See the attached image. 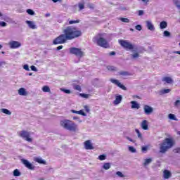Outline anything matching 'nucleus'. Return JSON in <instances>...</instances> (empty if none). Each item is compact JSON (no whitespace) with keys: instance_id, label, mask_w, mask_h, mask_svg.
Instances as JSON below:
<instances>
[{"instance_id":"774afa93","label":"nucleus","mask_w":180,"mask_h":180,"mask_svg":"<svg viewBox=\"0 0 180 180\" xmlns=\"http://www.w3.org/2000/svg\"><path fill=\"white\" fill-rule=\"evenodd\" d=\"M176 54H179L180 55V51H175L174 52Z\"/></svg>"},{"instance_id":"2f4dec72","label":"nucleus","mask_w":180,"mask_h":180,"mask_svg":"<svg viewBox=\"0 0 180 180\" xmlns=\"http://www.w3.org/2000/svg\"><path fill=\"white\" fill-rule=\"evenodd\" d=\"M136 133L137 134L138 138L140 139V140H143V135L140 132L139 129H135Z\"/></svg>"},{"instance_id":"473e14b6","label":"nucleus","mask_w":180,"mask_h":180,"mask_svg":"<svg viewBox=\"0 0 180 180\" xmlns=\"http://www.w3.org/2000/svg\"><path fill=\"white\" fill-rule=\"evenodd\" d=\"M43 92H51L50 87L49 86H44L42 87Z\"/></svg>"},{"instance_id":"6e6552de","label":"nucleus","mask_w":180,"mask_h":180,"mask_svg":"<svg viewBox=\"0 0 180 180\" xmlns=\"http://www.w3.org/2000/svg\"><path fill=\"white\" fill-rule=\"evenodd\" d=\"M21 162L23 164V165H25L26 168L31 169V171H33V169L35 168V166L26 159H21Z\"/></svg>"},{"instance_id":"72a5a7b5","label":"nucleus","mask_w":180,"mask_h":180,"mask_svg":"<svg viewBox=\"0 0 180 180\" xmlns=\"http://www.w3.org/2000/svg\"><path fill=\"white\" fill-rule=\"evenodd\" d=\"M26 12L28 13V15H31V16H34V15H36V13H34V11L32 9H27Z\"/></svg>"},{"instance_id":"412c9836","label":"nucleus","mask_w":180,"mask_h":180,"mask_svg":"<svg viewBox=\"0 0 180 180\" xmlns=\"http://www.w3.org/2000/svg\"><path fill=\"white\" fill-rule=\"evenodd\" d=\"M34 161L36 162H38V164H44V165H46V164H47L46 160H43V158H35Z\"/></svg>"},{"instance_id":"cd10ccee","label":"nucleus","mask_w":180,"mask_h":180,"mask_svg":"<svg viewBox=\"0 0 180 180\" xmlns=\"http://www.w3.org/2000/svg\"><path fill=\"white\" fill-rule=\"evenodd\" d=\"M153 162V159L148 158V159H145L143 165L144 167H147V165H149V164H151Z\"/></svg>"},{"instance_id":"79ce46f5","label":"nucleus","mask_w":180,"mask_h":180,"mask_svg":"<svg viewBox=\"0 0 180 180\" xmlns=\"http://www.w3.org/2000/svg\"><path fill=\"white\" fill-rule=\"evenodd\" d=\"M74 89H75L76 91H79V92H81L82 89H81V86L76 84L74 86Z\"/></svg>"},{"instance_id":"a211bd4d","label":"nucleus","mask_w":180,"mask_h":180,"mask_svg":"<svg viewBox=\"0 0 180 180\" xmlns=\"http://www.w3.org/2000/svg\"><path fill=\"white\" fill-rule=\"evenodd\" d=\"M162 82H166V84H172L174 82V80L172 78L169 77H165L162 79Z\"/></svg>"},{"instance_id":"39448f33","label":"nucleus","mask_w":180,"mask_h":180,"mask_svg":"<svg viewBox=\"0 0 180 180\" xmlns=\"http://www.w3.org/2000/svg\"><path fill=\"white\" fill-rule=\"evenodd\" d=\"M120 46L125 49V50H132L133 53L134 51H137V47L136 46L133 45L131 43H130L129 41L120 39L118 41Z\"/></svg>"},{"instance_id":"c756f323","label":"nucleus","mask_w":180,"mask_h":180,"mask_svg":"<svg viewBox=\"0 0 180 180\" xmlns=\"http://www.w3.org/2000/svg\"><path fill=\"white\" fill-rule=\"evenodd\" d=\"M79 11H82V9L85 8V3L82 1L78 4Z\"/></svg>"},{"instance_id":"0e129e2a","label":"nucleus","mask_w":180,"mask_h":180,"mask_svg":"<svg viewBox=\"0 0 180 180\" xmlns=\"http://www.w3.org/2000/svg\"><path fill=\"white\" fill-rule=\"evenodd\" d=\"M143 4H147L148 2V0H141Z\"/></svg>"},{"instance_id":"1a4fd4ad","label":"nucleus","mask_w":180,"mask_h":180,"mask_svg":"<svg viewBox=\"0 0 180 180\" xmlns=\"http://www.w3.org/2000/svg\"><path fill=\"white\" fill-rule=\"evenodd\" d=\"M110 82H112V84H115V85H117V86H118L121 89H123V91H127V88L124 86V85L122 84V83H120L119 80L115 79H110Z\"/></svg>"},{"instance_id":"c9c22d12","label":"nucleus","mask_w":180,"mask_h":180,"mask_svg":"<svg viewBox=\"0 0 180 180\" xmlns=\"http://www.w3.org/2000/svg\"><path fill=\"white\" fill-rule=\"evenodd\" d=\"M168 117L171 120H176V121L178 120V119H176V117H175V115L174 114H169Z\"/></svg>"},{"instance_id":"37998d69","label":"nucleus","mask_w":180,"mask_h":180,"mask_svg":"<svg viewBox=\"0 0 180 180\" xmlns=\"http://www.w3.org/2000/svg\"><path fill=\"white\" fill-rule=\"evenodd\" d=\"M116 175H117V176H119L120 178H124V174L121 172H117Z\"/></svg>"},{"instance_id":"c85d7f7f","label":"nucleus","mask_w":180,"mask_h":180,"mask_svg":"<svg viewBox=\"0 0 180 180\" xmlns=\"http://www.w3.org/2000/svg\"><path fill=\"white\" fill-rule=\"evenodd\" d=\"M13 176H20V175H22V173H20V172L19 171V169H15L13 172Z\"/></svg>"},{"instance_id":"5701e85b","label":"nucleus","mask_w":180,"mask_h":180,"mask_svg":"<svg viewBox=\"0 0 180 180\" xmlns=\"http://www.w3.org/2000/svg\"><path fill=\"white\" fill-rule=\"evenodd\" d=\"M72 113H76L77 115H81L82 116H86V114L84 112V110H80L79 111H77L75 110H71Z\"/></svg>"},{"instance_id":"f03ea898","label":"nucleus","mask_w":180,"mask_h":180,"mask_svg":"<svg viewBox=\"0 0 180 180\" xmlns=\"http://www.w3.org/2000/svg\"><path fill=\"white\" fill-rule=\"evenodd\" d=\"M175 146V141L172 138H166L160 145V153L165 154L166 151Z\"/></svg>"},{"instance_id":"bb28decb","label":"nucleus","mask_w":180,"mask_h":180,"mask_svg":"<svg viewBox=\"0 0 180 180\" xmlns=\"http://www.w3.org/2000/svg\"><path fill=\"white\" fill-rule=\"evenodd\" d=\"M168 23L166 21H162L160 24V29H167Z\"/></svg>"},{"instance_id":"e433bc0d","label":"nucleus","mask_w":180,"mask_h":180,"mask_svg":"<svg viewBox=\"0 0 180 180\" xmlns=\"http://www.w3.org/2000/svg\"><path fill=\"white\" fill-rule=\"evenodd\" d=\"M120 20H121V22H123L124 23H129L130 22V20H129V18H120Z\"/></svg>"},{"instance_id":"3c124183","label":"nucleus","mask_w":180,"mask_h":180,"mask_svg":"<svg viewBox=\"0 0 180 180\" xmlns=\"http://www.w3.org/2000/svg\"><path fill=\"white\" fill-rule=\"evenodd\" d=\"M135 29L140 32V31H141V29H143V27H141V25H136Z\"/></svg>"},{"instance_id":"393cba45","label":"nucleus","mask_w":180,"mask_h":180,"mask_svg":"<svg viewBox=\"0 0 180 180\" xmlns=\"http://www.w3.org/2000/svg\"><path fill=\"white\" fill-rule=\"evenodd\" d=\"M119 75H122V77H127L131 75V74L127 71H121L118 72Z\"/></svg>"},{"instance_id":"69168bd1","label":"nucleus","mask_w":180,"mask_h":180,"mask_svg":"<svg viewBox=\"0 0 180 180\" xmlns=\"http://www.w3.org/2000/svg\"><path fill=\"white\" fill-rule=\"evenodd\" d=\"M51 15V14L50 13H46V14H45V17L46 18H49V16Z\"/></svg>"},{"instance_id":"4be33fe9","label":"nucleus","mask_w":180,"mask_h":180,"mask_svg":"<svg viewBox=\"0 0 180 180\" xmlns=\"http://www.w3.org/2000/svg\"><path fill=\"white\" fill-rule=\"evenodd\" d=\"M169 92H171V89H162L160 91H158L159 95H165V94H169Z\"/></svg>"},{"instance_id":"5fc2aeb1","label":"nucleus","mask_w":180,"mask_h":180,"mask_svg":"<svg viewBox=\"0 0 180 180\" xmlns=\"http://www.w3.org/2000/svg\"><path fill=\"white\" fill-rule=\"evenodd\" d=\"M174 106H176V107L180 106V100H176L175 101Z\"/></svg>"},{"instance_id":"58836bf2","label":"nucleus","mask_w":180,"mask_h":180,"mask_svg":"<svg viewBox=\"0 0 180 180\" xmlns=\"http://www.w3.org/2000/svg\"><path fill=\"white\" fill-rule=\"evenodd\" d=\"M131 58L136 59V58H139V57H140V54H139V53L136 52L133 54L131 55Z\"/></svg>"},{"instance_id":"f704fd0d","label":"nucleus","mask_w":180,"mask_h":180,"mask_svg":"<svg viewBox=\"0 0 180 180\" xmlns=\"http://www.w3.org/2000/svg\"><path fill=\"white\" fill-rule=\"evenodd\" d=\"M98 159L100 160V161H105V160H106V155H101L98 156Z\"/></svg>"},{"instance_id":"a19ab883","label":"nucleus","mask_w":180,"mask_h":180,"mask_svg":"<svg viewBox=\"0 0 180 180\" xmlns=\"http://www.w3.org/2000/svg\"><path fill=\"white\" fill-rule=\"evenodd\" d=\"M163 36H165V37H169V36H171V32L169 31H164Z\"/></svg>"},{"instance_id":"423d86ee","label":"nucleus","mask_w":180,"mask_h":180,"mask_svg":"<svg viewBox=\"0 0 180 180\" xmlns=\"http://www.w3.org/2000/svg\"><path fill=\"white\" fill-rule=\"evenodd\" d=\"M18 136L25 140V141H28V143H32L33 141V139L30 137V132L22 130L18 132Z\"/></svg>"},{"instance_id":"ddd939ff","label":"nucleus","mask_w":180,"mask_h":180,"mask_svg":"<svg viewBox=\"0 0 180 180\" xmlns=\"http://www.w3.org/2000/svg\"><path fill=\"white\" fill-rule=\"evenodd\" d=\"M123 100V96L122 95H117L115 96V100L113 101V105H117L122 103Z\"/></svg>"},{"instance_id":"f3484780","label":"nucleus","mask_w":180,"mask_h":180,"mask_svg":"<svg viewBox=\"0 0 180 180\" xmlns=\"http://www.w3.org/2000/svg\"><path fill=\"white\" fill-rule=\"evenodd\" d=\"M141 127L143 129V130H148V121L146 120L142 121Z\"/></svg>"},{"instance_id":"b1692460","label":"nucleus","mask_w":180,"mask_h":180,"mask_svg":"<svg viewBox=\"0 0 180 180\" xmlns=\"http://www.w3.org/2000/svg\"><path fill=\"white\" fill-rule=\"evenodd\" d=\"M0 112L4 113V115H8V116H11V115H12V112H11L9 110L6 108L0 109Z\"/></svg>"},{"instance_id":"603ef678","label":"nucleus","mask_w":180,"mask_h":180,"mask_svg":"<svg viewBox=\"0 0 180 180\" xmlns=\"http://www.w3.org/2000/svg\"><path fill=\"white\" fill-rule=\"evenodd\" d=\"M30 68H31L32 71H34L35 72H37V71H38L37 68H36V66H34V65H32L30 67Z\"/></svg>"},{"instance_id":"bf43d9fd","label":"nucleus","mask_w":180,"mask_h":180,"mask_svg":"<svg viewBox=\"0 0 180 180\" xmlns=\"http://www.w3.org/2000/svg\"><path fill=\"white\" fill-rule=\"evenodd\" d=\"M6 64V62L5 61H0V67H2V65H5Z\"/></svg>"},{"instance_id":"864d4df0","label":"nucleus","mask_w":180,"mask_h":180,"mask_svg":"<svg viewBox=\"0 0 180 180\" xmlns=\"http://www.w3.org/2000/svg\"><path fill=\"white\" fill-rule=\"evenodd\" d=\"M138 15H139V16H143V15H144V11H143V10H139V11H138Z\"/></svg>"},{"instance_id":"6ab92c4d","label":"nucleus","mask_w":180,"mask_h":180,"mask_svg":"<svg viewBox=\"0 0 180 180\" xmlns=\"http://www.w3.org/2000/svg\"><path fill=\"white\" fill-rule=\"evenodd\" d=\"M18 95H20L21 96H26L27 95V91H26L25 88H20L18 90Z\"/></svg>"},{"instance_id":"7ed1b4c3","label":"nucleus","mask_w":180,"mask_h":180,"mask_svg":"<svg viewBox=\"0 0 180 180\" xmlns=\"http://www.w3.org/2000/svg\"><path fill=\"white\" fill-rule=\"evenodd\" d=\"M60 125L65 130H68V131H78V125L75 124L74 122L70 120H63L60 122Z\"/></svg>"},{"instance_id":"7c9ffc66","label":"nucleus","mask_w":180,"mask_h":180,"mask_svg":"<svg viewBox=\"0 0 180 180\" xmlns=\"http://www.w3.org/2000/svg\"><path fill=\"white\" fill-rule=\"evenodd\" d=\"M107 70H108V71H117V68L115 66L108 65L107 66Z\"/></svg>"},{"instance_id":"6e6d98bb","label":"nucleus","mask_w":180,"mask_h":180,"mask_svg":"<svg viewBox=\"0 0 180 180\" xmlns=\"http://www.w3.org/2000/svg\"><path fill=\"white\" fill-rule=\"evenodd\" d=\"M84 110H86V112L87 113H89L90 110H89V107L88 105H85V106H84Z\"/></svg>"},{"instance_id":"2eb2a0df","label":"nucleus","mask_w":180,"mask_h":180,"mask_svg":"<svg viewBox=\"0 0 180 180\" xmlns=\"http://www.w3.org/2000/svg\"><path fill=\"white\" fill-rule=\"evenodd\" d=\"M146 27L148 29V30H150V32H154L155 30V28L154 27V25H153V22L150 20L146 21Z\"/></svg>"},{"instance_id":"49530a36","label":"nucleus","mask_w":180,"mask_h":180,"mask_svg":"<svg viewBox=\"0 0 180 180\" xmlns=\"http://www.w3.org/2000/svg\"><path fill=\"white\" fill-rule=\"evenodd\" d=\"M173 152L175 153V154H180V148H174Z\"/></svg>"},{"instance_id":"f257e3e1","label":"nucleus","mask_w":180,"mask_h":180,"mask_svg":"<svg viewBox=\"0 0 180 180\" xmlns=\"http://www.w3.org/2000/svg\"><path fill=\"white\" fill-rule=\"evenodd\" d=\"M63 33L53 40V44H64V43H67V40H74V39L82 36V32L72 26L65 27L63 30Z\"/></svg>"},{"instance_id":"8fccbe9b","label":"nucleus","mask_w":180,"mask_h":180,"mask_svg":"<svg viewBox=\"0 0 180 180\" xmlns=\"http://www.w3.org/2000/svg\"><path fill=\"white\" fill-rule=\"evenodd\" d=\"M23 69L25 70V71H30V69L29 68V65L27 64L23 65Z\"/></svg>"},{"instance_id":"e2e57ef3","label":"nucleus","mask_w":180,"mask_h":180,"mask_svg":"<svg viewBox=\"0 0 180 180\" xmlns=\"http://www.w3.org/2000/svg\"><path fill=\"white\" fill-rule=\"evenodd\" d=\"M52 2L56 4V2H61V0H52Z\"/></svg>"},{"instance_id":"c03bdc74","label":"nucleus","mask_w":180,"mask_h":180,"mask_svg":"<svg viewBox=\"0 0 180 180\" xmlns=\"http://www.w3.org/2000/svg\"><path fill=\"white\" fill-rule=\"evenodd\" d=\"M147 150H148V146H142L141 148L142 153H147Z\"/></svg>"},{"instance_id":"4c0bfd02","label":"nucleus","mask_w":180,"mask_h":180,"mask_svg":"<svg viewBox=\"0 0 180 180\" xmlns=\"http://www.w3.org/2000/svg\"><path fill=\"white\" fill-rule=\"evenodd\" d=\"M79 22H80L79 20H69V25H74V24L79 23Z\"/></svg>"},{"instance_id":"9b49d317","label":"nucleus","mask_w":180,"mask_h":180,"mask_svg":"<svg viewBox=\"0 0 180 180\" xmlns=\"http://www.w3.org/2000/svg\"><path fill=\"white\" fill-rule=\"evenodd\" d=\"M143 111L145 115H151V113H153V112H154V108H153V107L148 105H145L143 106Z\"/></svg>"},{"instance_id":"dca6fc26","label":"nucleus","mask_w":180,"mask_h":180,"mask_svg":"<svg viewBox=\"0 0 180 180\" xmlns=\"http://www.w3.org/2000/svg\"><path fill=\"white\" fill-rule=\"evenodd\" d=\"M172 174L171 172H169V170H164L163 172V177L165 178V179H169V178H171L172 176Z\"/></svg>"},{"instance_id":"338daca9","label":"nucleus","mask_w":180,"mask_h":180,"mask_svg":"<svg viewBox=\"0 0 180 180\" xmlns=\"http://www.w3.org/2000/svg\"><path fill=\"white\" fill-rule=\"evenodd\" d=\"M78 119H79V117H73V120H78Z\"/></svg>"},{"instance_id":"ea45409f","label":"nucleus","mask_w":180,"mask_h":180,"mask_svg":"<svg viewBox=\"0 0 180 180\" xmlns=\"http://www.w3.org/2000/svg\"><path fill=\"white\" fill-rule=\"evenodd\" d=\"M128 150H129V151H130V153H136V150L135 149V148L134 147H133V146H129L128 147Z\"/></svg>"},{"instance_id":"a878e982","label":"nucleus","mask_w":180,"mask_h":180,"mask_svg":"<svg viewBox=\"0 0 180 180\" xmlns=\"http://www.w3.org/2000/svg\"><path fill=\"white\" fill-rule=\"evenodd\" d=\"M111 164L110 162L104 163L102 166L103 169H105V171H108V169H110Z\"/></svg>"},{"instance_id":"a18cd8bd","label":"nucleus","mask_w":180,"mask_h":180,"mask_svg":"<svg viewBox=\"0 0 180 180\" xmlns=\"http://www.w3.org/2000/svg\"><path fill=\"white\" fill-rule=\"evenodd\" d=\"M80 96H82V98H85L86 99H88V98H89V94H80Z\"/></svg>"},{"instance_id":"aec40b11","label":"nucleus","mask_w":180,"mask_h":180,"mask_svg":"<svg viewBox=\"0 0 180 180\" xmlns=\"http://www.w3.org/2000/svg\"><path fill=\"white\" fill-rule=\"evenodd\" d=\"M131 109H140V104L137 103V101H131Z\"/></svg>"},{"instance_id":"052dcab7","label":"nucleus","mask_w":180,"mask_h":180,"mask_svg":"<svg viewBox=\"0 0 180 180\" xmlns=\"http://www.w3.org/2000/svg\"><path fill=\"white\" fill-rule=\"evenodd\" d=\"M109 56H116V52L112 51L109 53Z\"/></svg>"},{"instance_id":"4d7b16f0","label":"nucleus","mask_w":180,"mask_h":180,"mask_svg":"<svg viewBox=\"0 0 180 180\" xmlns=\"http://www.w3.org/2000/svg\"><path fill=\"white\" fill-rule=\"evenodd\" d=\"M125 139L127 140H128L129 141H131V143H134V141L131 138H130L129 136H125Z\"/></svg>"},{"instance_id":"4468645a","label":"nucleus","mask_w":180,"mask_h":180,"mask_svg":"<svg viewBox=\"0 0 180 180\" xmlns=\"http://www.w3.org/2000/svg\"><path fill=\"white\" fill-rule=\"evenodd\" d=\"M25 23L28 25V27H30V29H37V26L34 23V21L26 20Z\"/></svg>"},{"instance_id":"13d9d810","label":"nucleus","mask_w":180,"mask_h":180,"mask_svg":"<svg viewBox=\"0 0 180 180\" xmlns=\"http://www.w3.org/2000/svg\"><path fill=\"white\" fill-rule=\"evenodd\" d=\"M88 6L90 8V9H94L95 8V6H94L92 4H89Z\"/></svg>"},{"instance_id":"de8ad7c7","label":"nucleus","mask_w":180,"mask_h":180,"mask_svg":"<svg viewBox=\"0 0 180 180\" xmlns=\"http://www.w3.org/2000/svg\"><path fill=\"white\" fill-rule=\"evenodd\" d=\"M61 91L65 94H71V90L69 89H61Z\"/></svg>"},{"instance_id":"f8f14e48","label":"nucleus","mask_w":180,"mask_h":180,"mask_svg":"<svg viewBox=\"0 0 180 180\" xmlns=\"http://www.w3.org/2000/svg\"><path fill=\"white\" fill-rule=\"evenodd\" d=\"M84 147L85 150H94L95 148L94 147V145L92 144V142L91 140H87L84 141Z\"/></svg>"},{"instance_id":"9d476101","label":"nucleus","mask_w":180,"mask_h":180,"mask_svg":"<svg viewBox=\"0 0 180 180\" xmlns=\"http://www.w3.org/2000/svg\"><path fill=\"white\" fill-rule=\"evenodd\" d=\"M8 45L10 49H19L22 46V44L18 41H11Z\"/></svg>"},{"instance_id":"0eeeda50","label":"nucleus","mask_w":180,"mask_h":180,"mask_svg":"<svg viewBox=\"0 0 180 180\" xmlns=\"http://www.w3.org/2000/svg\"><path fill=\"white\" fill-rule=\"evenodd\" d=\"M70 54L76 56V57H78L79 58H82V56H84V51H82L79 48H70Z\"/></svg>"},{"instance_id":"680f3d73","label":"nucleus","mask_w":180,"mask_h":180,"mask_svg":"<svg viewBox=\"0 0 180 180\" xmlns=\"http://www.w3.org/2000/svg\"><path fill=\"white\" fill-rule=\"evenodd\" d=\"M62 49H63V45H60L57 47L56 50L59 51V50H62Z\"/></svg>"},{"instance_id":"09e8293b","label":"nucleus","mask_w":180,"mask_h":180,"mask_svg":"<svg viewBox=\"0 0 180 180\" xmlns=\"http://www.w3.org/2000/svg\"><path fill=\"white\" fill-rule=\"evenodd\" d=\"M0 26H1V27H6V26H8V24H6V22L4 21H1L0 22Z\"/></svg>"},{"instance_id":"20e7f679","label":"nucleus","mask_w":180,"mask_h":180,"mask_svg":"<svg viewBox=\"0 0 180 180\" xmlns=\"http://www.w3.org/2000/svg\"><path fill=\"white\" fill-rule=\"evenodd\" d=\"M105 36L106 34H98L93 38L94 43H96V44L100 46V47L108 49L109 47V44H108V41L103 38L105 37Z\"/></svg>"}]
</instances>
